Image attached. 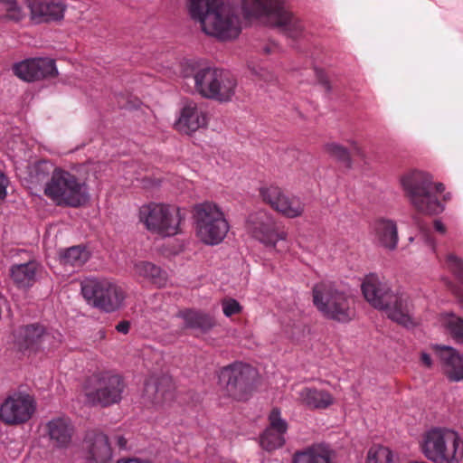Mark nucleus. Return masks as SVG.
Masks as SVG:
<instances>
[{
  "instance_id": "nucleus-32",
  "label": "nucleus",
  "mask_w": 463,
  "mask_h": 463,
  "mask_svg": "<svg viewBox=\"0 0 463 463\" xmlns=\"http://www.w3.org/2000/svg\"><path fill=\"white\" fill-rule=\"evenodd\" d=\"M89 257L90 253L86 249L74 246L61 255V261L65 266L81 267L89 260Z\"/></svg>"
},
{
  "instance_id": "nucleus-46",
  "label": "nucleus",
  "mask_w": 463,
  "mask_h": 463,
  "mask_svg": "<svg viewBox=\"0 0 463 463\" xmlns=\"http://www.w3.org/2000/svg\"><path fill=\"white\" fill-rule=\"evenodd\" d=\"M421 362L427 366V367H430L431 364H432V362H431V358L430 356L426 354V353H422L421 354Z\"/></svg>"
},
{
  "instance_id": "nucleus-6",
  "label": "nucleus",
  "mask_w": 463,
  "mask_h": 463,
  "mask_svg": "<svg viewBox=\"0 0 463 463\" xmlns=\"http://www.w3.org/2000/svg\"><path fill=\"white\" fill-rule=\"evenodd\" d=\"M241 10L245 18L264 19L289 38L297 39L303 33L301 21L286 8L283 0H242Z\"/></svg>"
},
{
  "instance_id": "nucleus-41",
  "label": "nucleus",
  "mask_w": 463,
  "mask_h": 463,
  "mask_svg": "<svg viewBox=\"0 0 463 463\" xmlns=\"http://www.w3.org/2000/svg\"><path fill=\"white\" fill-rule=\"evenodd\" d=\"M252 73L256 76H259L260 79L264 80H269L270 79L269 73L267 70L260 66H249Z\"/></svg>"
},
{
  "instance_id": "nucleus-21",
  "label": "nucleus",
  "mask_w": 463,
  "mask_h": 463,
  "mask_svg": "<svg viewBox=\"0 0 463 463\" xmlns=\"http://www.w3.org/2000/svg\"><path fill=\"white\" fill-rule=\"evenodd\" d=\"M43 272V267L35 260L28 259L22 263H14L9 269L12 282L19 288H31Z\"/></svg>"
},
{
  "instance_id": "nucleus-5",
  "label": "nucleus",
  "mask_w": 463,
  "mask_h": 463,
  "mask_svg": "<svg viewBox=\"0 0 463 463\" xmlns=\"http://www.w3.org/2000/svg\"><path fill=\"white\" fill-rule=\"evenodd\" d=\"M401 183L417 211L427 214H439L444 211V204L439 199L444 186L441 183H434L430 174L412 171L403 175Z\"/></svg>"
},
{
  "instance_id": "nucleus-9",
  "label": "nucleus",
  "mask_w": 463,
  "mask_h": 463,
  "mask_svg": "<svg viewBox=\"0 0 463 463\" xmlns=\"http://www.w3.org/2000/svg\"><path fill=\"white\" fill-rule=\"evenodd\" d=\"M312 295L315 307L325 317L341 323H347L354 318L351 298L334 283L321 281L316 284Z\"/></svg>"
},
{
  "instance_id": "nucleus-7",
  "label": "nucleus",
  "mask_w": 463,
  "mask_h": 463,
  "mask_svg": "<svg viewBox=\"0 0 463 463\" xmlns=\"http://www.w3.org/2000/svg\"><path fill=\"white\" fill-rule=\"evenodd\" d=\"M43 194L58 206L80 207L90 201L85 180L62 168H54L43 186Z\"/></svg>"
},
{
  "instance_id": "nucleus-38",
  "label": "nucleus",
  "mask_w": 463,
  "mask_h": 463,
  "mask_svg": "<svg viewBox=\"0 0 463 463\" xmlns=\"http://www.w3.org/2000/svg\"><path fill=\"white\" fill-rule=\"evenodd\" d=\"M199 64L194 60H184L180 62V73L184 78L194 77L195 80L196 74L201 71Z\"/></svg>"
},
{
  "instance_id": "nucleus-11",
  "label": "nucleus",
  "mask_w": 463,
  "mask_h": 463,
  "mask_svg": "<svg viewBox=\"0 0 463 463\" xmlns=\"http://www.w3.org/2000/svg\"><path fill=\"white\" fill-rule=\"evenodd\" d=\"M237 80L229 72L204 67L195 76V90L203 98L221 103L230 102L236 94Z\"/></svg>"
},
{
  "instance_id": "nucleus-40",
  "label": "nucleus",
  "mask_w": 463,
  "mask_h": 463,
  "mask_svg": "<svg viewBox=\"0 0 463 463\" xmlns=\"http://www.w3.org/2000/svg\"><path fill=\"white\" fill-rule=\"evenodd\" d=\"M449 268L455 273L463 283V260L454 255H449L447 260Z\"/></svg>"
},
{
  "instance_id": "nucleus-52",
  "label": "nucleus",
  "mask_w": 463,
  "mask_h": 463,
  "mask_svg": "<svg viewBox=\"0 0 463 463\" xmlns=\"http://www.w3.org/2000/svg\"><path fill=\"white\" fill-rule=\"evenodd\" d=\"M413 240H414V238H413V237H410V239H409V241H410L411 242H412V241H413Z\"/></svg>"
},
{
  "instance_id": "nucleus-18",
  "label": "nucleus",
  "mask_w": 463,
  "mask_h": 463,
  "mask_svg": "<svg viewBox=\"0 0 463 463\" xmlns=\"http://www.w3.org/2000/svg\"><path fill=\"white\" fill-rule=\"evenodd\" d=\"M26 7L30 24L61 21L67 9L62 0H26Z\"/></svg>"
},
{
  "instance_id": "nucleus-35",
  "label": "nucleus",
  "mask_w": 463,
  "mask_h": 463,
  "mask_svg": "<svg viewBox=\"0 0 463 463\" xmlns=\"http://www.w3.org/2000/svg\"><path fill=\"white\" fill-rule=\"evenodd\" d=\"M392 452L385 446L373 444L367 452L366 463H392Z\"/></svg>"
},
{
  "instance_id": "nucleus-20",
  "label": "nucleus",
  "mask_w": 463,
  "mask_h": 463,
  "mask_svg": "<svg viewBox=\"0 0 463 463\" xmlns=\"http://www.w3.org/2000/svg\"><path fill=\"white\" fill-rule=\"evenodd\" d=\"M83 458L85 463H110L112 449L108 437L101 432H89L83 442Z\"/></svg>"
},
{
  "instance_id": "nucleus-3",
  "label": "nucleus",
  "mask_w": 463,
  "mask_h": 463,
  "mask_svg": "<svg viewBox=\"0 0 463 463\" xmlns=\"http://www.w3.org/2000/svg\"><path fill=\"white\" fill-rule=\"evenodd\" d=\"M422 455L432 463H461L463 439L449 428L433 427L424 431L419 440Z\"/></svg>"
},
{
  "instance_id": "nucleus-19",
  "label": "nucleus",
  "mask_w": 463,
  "mask_h": 463,
  "mask_svg": "<svg viewBox=\"0 0 463 463\" xmlns=\"http://www.w3.org/2000/svg\"><path fill=\"white\" fill-rule=\"evenodd\" d=\"M208 117L204 109L195 101L182 99L179 103V117L175 121L178 129L185 134L205 128Z\"/></svg>"
},
{
  "instance_id": "nucleus-2",
  "label": "nucleus",
  "mask_w": 463,
  "mask_h": 463,
  "mask_svg": "<svg viewBox=\"0 0 463 463\" xmlns=\"http://www.w3.org/2000/svg\"><path fill=\"white\" fill-rule=\"evenodd\" d=\"M361 289L365 300L374 308L384 311L390 319L405 327L415 326L413 306L408 295L392 291L376 274L365 276Z\"/></svg>"
},
{
  "instance_id": "nucleus-30",
  "label": "nucleus",
  "mask_w": 463,
  "mask_h": 463,
  "mask_svg": "<svg viewBox=\"0 0 463 463\" xmlns=\"http://www.w3.org/2000/svg\"><path fill=\"white\" fill-rule=\"evenodd\" d=\"M188 327L196 328L202 332H208L215 326L213 317L194 310H188L182 315Z\"/></svg>"
},
{
  "instance_id": "nucleus-45",
  "label": "nucleus",
  "mask_w": 463,
  "mask_h": 463,
  "mask_svg": "<svg viewBox=\"0 0 463 463\" xmlns=\"http://www.w3.org/2000/svg\"><path fill=\"white\" fill-rule=\"evenodd\" d=\"M434 229L440 233H444L446 231L445 225L439 220L434 222Z\"/></svg>"
},
{
  "instance_id": "nucleus-14",
  "label": "nucleus",
  "mask_w": 463,
  "mask_h": 463,
  "mask_svg": "<svg viewBox=\"0 0 463 463\" xmlns=\"http://www.w3.org/2000/svg\"><path fill=\"white\" fill-rule=\"evenodd\" d=\"M138 219L146 230L157 238L165 239L174 234L171 204L163 203L144 204L139 209Z\"/></svg>"
},
{
  "instance_id": "nucleus-12",
  "label": "nucleus",
  "mask_w": 463,
  "mask_h": 463,
  "mask_svg": "<svg viewBox=\"0 0 463 463\" xmlns=\"http://www.w3.org/2000/svg\"><path fill=\"white\" fill-rule=\"evenodd\" d=\"M84 298L100 310L111 313L124 305L126 293L116 282L102 279H87L81 283Z\"/></svg>"
},
{
  "instance_id": "nucleus-37",
  "label": "nucleus",
  "mask_w": 463,
  "mask_h": 463,
  "mask_svg": "<svg viewBox=\"0 0 463 463\" xmlns=\"http://www.w3.org/2000/svg\"><path fill=\"white\" fill-rule=\"evenodd\" d=\"M269 420V425L267 429L273 430L276 432L285 435L288 430V423L281 418V413L279 409L275 408L270 411Z\"/></svg>"
},
{
  "instance_id": "nucleus-13",
  "label": "nucleus",
  "mask_w": 463,
  "mask_h": 463,
  "mask_svg": "<svg viewBox=\"0 0 463 463\" xmlns=\"http://www.w3.org/2000/svg\"><path fill=\"white\" fill-rule=\"evenodd\" d=\"M256 371L249 364L235 362L219 372V385L223 395L233 400H247L252 391Z\"/></svg>"
},
{
  "instance_id": "nucleus-24",
  "label": "nucleus",
  "mask_w": 463,
  "mask_h": 463,
  "mask_svg": "<svg viewBox=\"0 0 463 463\" xmlns=\"http://www.w3.org/2000/svg\"><path fill=\"white\" fill-rule=\"evenodd\" d=\"M335 453L326 445L315 444L296 451L292 463H333Z\"/></svg>"
},
{
  "instance_id": "nucleus-22",
  "label": "nucleus",
  "mask_w": 463,
  "mask_h": 463,
  "mask_svg": "<svg viewBox=\"0 0 463 463\" xmlns=\"http://www.w3.org/2000/svg\"><path fill=\"white\" fill-rule=\"evenodd\" d=\"M371 234L374 243L388 250H396L399 242L397 224L393 220L380 218L371 224Z\"/></svg>"
},
{
  "instance_id": "nucleus-42",
  "label": "nucleus",
  "mask_w": 463,
  "mask_h": 463,
  "mask_svg": "<svg viewBox=\"0 0 463 463\" xmlns=\"http://www.w3.org/2000/svg\"><path fill=\"white\" fill-rule=\"evenodd\" d=\"M9 184L7 176L0 170V199L6 196V188Z\"/></svg>"
},
{
  "instance_id": "nucleus-15",
  "label": "nucleus",
  "mask_w": 463,
  "mask_h": 463,
  "mask_svg": "<svg viewBox=\"0 0 463 463\" xmlns=\"http://www.w3.org/2000/svg\"><path fill=\"white\" fill-rule=\"evenodd\" d=\"M262 201L269 204L272 210L288 219H295L303 215L305 203L301 198L286 194L279 186L270 184L260 189Z\"/></svg>"
},
{
  "instance_id": "nucleus-1",
  "label": "nucleus",
  "mask_w": 463,
  "mask_h": 463,
  "mask_svg": "<svg viewBox=\"0 0 463 463\" xmlns=\"http://www.w3.org/2000/svg\"><path fill=\"white\" fill-rule=\"evenodd\" d=\"M189 11L203 33L220 41L236 39L241 32L236 10L222 0H190Z\"/></svg>"
},
{
  "instance_id": "nucleus-49",
  "label": "nucleus",
  "mask_w": 463,
  "mask_h": 463,
  "mask_svg": "<svg viewBox=\"0 0 463 463\" xmlns=\"http://www.w3.org/2000/svg\"><path fill=\"white\" fill-rule=\"evenodd\" d=\"M118 444H119V446H120V447H125V445H126V440H125V439H124L123 437H119V439H118Z\"/></svg>"
},
{
  "instance_id": "nucleus-25",
  "label": "nucleus",
  "mask_w": 463,
  "mask_h": 463,
  "mask_svg": "<svg viewBox=\"0 0 463 463\" xmlns=\"http://www.w3.org/2000/svg\"><path fill=\"white\" fill-rule=\"evenodd\" d=\"M28 12L18 0H0V23L24 25L27 24Z\"/></svg>"
},
{
  "instance_id": "nucleus-53",
  "label": "nucleus",
  "mask_w": 463,
  "mask_h": 463,
  "mask_svg": "<svg viewBox=\"0 0 463 463\" xmlns=\"http://www.w3.org/2000/svg\"><path fill=\"white\" fill-rule=\"evenodd\" d=\"M443 199L447 200V199H449V197L447 195H443Z\"/></svg>"
},
{
  "instance_id": "nucleus-16",
  "label": "nucleus",
  "mask_w": 463,
  "mask_h": 463,
  "mask_svg": "<svg viewBox=\"0 0 463 463\" xmlns=\"http://www.w3.org/2000/svg\"><path fill=\"white\" fill-rule=\"evenodd\" d=\"M35 411L33 398L26 393H14L0 406V419L10 425L24 423L31 419Z\"/></svg>"
},
{
  "instance_id": "nucleus-50",
  "label": "nucleus",
  "mask_w": 463,
  "mask_h": 463,
  "mask_svg": "<svg viewBox=\"0 0 463 463\" xmlns=\"http://www.w3.org/2000/svg\"><path fill=\"white\" fill-rule=\"evenodd\" d=\"M426 241L429 243V245L430 246V248L433 250L434 249V244H433V241H430L429 238L426 239Z\"/></svg>"
},
{
  "instance_id": "nucleus-4",
  "label": "nucleus",
  "mask_w": 463,
  "mask_h": 463,
  "mask_svg": "<svg viewBox=\"0 0 463 463\" xmlns=\"http://www.w3.org/2000/svg\"><path fill=\"white\" fill-rule=\"evenodd\" d=\"M192 219L197 240L206 246L222 243L231 229L223 209L213 201L194 204Z\"/></svg>"
},
{
  "instance_id": "nucleus-51",
  "label": "nucleus",
  "mask_w": 463,
  "mask_h": 463,
  "mask_svg": "<svg viewBox=\"0 0 463 463\" xmlns=\"http://www.w3.org/2000/svg\"><path fill=\"white\" fill-rule=\"evenodd\" d=\"M146 392H148L149 389H154V386L151 384H146Z\"/></svg>"
},
{
  "instance_id": "nucleus-29",
  "label": "nucleus",
  "mask_w": 463,
  "mask_h": 463,
  "mask_svg": "<svg viewBox=\"0 0 463 463\" xmlns=\"http://www.w3.org/2000/svg\"><path fill=\"white\" fill-rule=\"evenodd\" d=\"M440 326L458 344H463V318L454 313H443L439 316Z\"/></svg>"
},
{
  "instance_id": "nucleus-47",
  "label": "nucleus",
  "mask_w": 463,
  "mask_h": 463,
  "mask_svg": "<svg viewBox=\"0 0 463 463\" xmlns=\"http://www.w3.org/2000/svg\"><path fill=\"white\" fill-rule=\"evenodd\" d=\"M350 145L354 153L357 155H362V149L355 141H350Z\"/></svg>"
},
{
  "instance_id": "nucleus-44",
  "label": "nucleus",
  "mask_w": 463,
  "mask_h": 463,
  "mask_svg": "<svg viewBox=\"0 0 463 463\" xmlns=\"http://www.w3.org/2000/svg\"><path fill=\"white\" fill-rule=\"evenodd\" d=\"M116 463H153L148 459H144L140 458H121L118 459Z\"/></svg>"
},
{
  "instance_id": "nucleus-10",
  "label": "nucleus",
  "mask_w": 463,
  "mask_h": 463,
  "mask_svg": "<svg viewBox=\"0 0 463 463\" xmlns=\"http://www.w3.org/2000/svg\"><path fill=\"white\" fill-rule=\"evenodd\" d=\"M125 383L122 378L109 372H99L89 376L83 384L86 402L102 407L118 403Z\"/></svg>"
},
{
  "instance_id": "nucleus-43",
  "label": "nucleus",
  "mask_w": 463,
  "mask_h": 463,
  "mask_svg": "<svg viewBox=\"0 0 463 463\" xmlns=\"http://www.w3.org/2000/svg\"><path fill=\"white\" fill-rule=\"evenodd\" d=\"M129 329H130V322H129V321H127V320L120 321V322L116 326V330H117L118 333H121V334H124V335L128 334Z\"/></svg>"
},
{
  "instance_id": "nucleus-26",
  "label": "nucleus",
  "mask_w": 463,
  "mask_h": 463,
  "mask_svg": "<svg viewBox=\"0 0 463 463\" xmlns=\"http://www.w3.org/2000/svg\"><path fill=\"white\" fill-rule=\"evenodd\" d=\"M299 401L310 409L325 410L334 404L335 398L326 390L307 387L299 392Z\"/></svg>"
},
{
  "instance_id": "nucleus-54",
  "label": "nucleus",
  "mask_w": 463,
  "mask_h": 463,
  "mask_svg": "<svg viewBox=\"0 0 463 463\" xmlns=\"http://www.w3.org/2000/svg\"><path fill=\"white\" fill-rule=\"evenodd\" d=\"M178 215H179V211H177V212L175 213V216H178Z\"/></svg>"
},
{
  "instance_id": "nucleus-8",
  "label": "nucleus",
  "mask_w": 463,
  "mask_h": 463,
  "mask_svg": "<svg viewBox=\"0 0 463 463\" xmlns=\"http://www.w3.org/2000/svg\"><path fill=\"white\" fill-rule=\"evenodd\" d=\"M249 235L265 248L279 254H285L290 249L288 232L279 225L275 218L267 211L250 213L246 221Z\"/></svg>"
},
{
  "instance_id": "nucleus-36",
  "label": "nucleus",
  "mask_w": 463,
  "mask_h": 463,
  "mask_svg": "<svg viewBox=\"0 0 463 463\" xmlns=\"http://www.w3.org/2000/svg\"><path fill=\"white\" fill-rule=\"evenodd\" d=\"M323 151L330 157L345 163L346 165H350V153L349 150L336 142H328L323 146Z\"/></svg>"
},
{
  "instance_id": "nucleus-23",
  "label": "nucleus",
  "mask_w": 463,
  "mask_h": 463,
  "mask_svg": "<svg viewBox=\"0 0 463 463\" xmlns=\"http://www.w3.org/2000/svg\"><path fill=\"white\" fill-rule=\"evenodd\" d=\"M435 349L447 377L452 382L463 380V356L451 346L436 345Z\"/></svg>"
},
{
  "instance_id": "nucleus-34",
  "label": "nucleus",
  "mask_w": 463,
  "mask_h": 463,
  "mask_svg": "<svg viewBox=\"0 0 463 463\" xmlns=\"http://www.w3.org/2000/svg\"><path fill=\"white\" fill-rule=\"evenodd\" d=\"M284 443V435L270 429H266L260 438V445L267 451L275 450Z\"/></svg>"
},
{
  "instance_id": "nucleus-28",
  "label": "nucleus",
  "mask_w": 463,
  "mask_h": 463,
  "mask_svg": "<svg viewBox=\"0 0 463 463\" xmlns=\"http://www.w3.org/2000/svg\"><path fill=\"white\" fill-rule=\"evenodd\" d=\"M48 434L57 446H67L72 437L73 428L66 418H57L50 420L47 424Z\"/></svg>"
},
{
  "instance_id": "nucleus-33",
  "label": "nucleus",
  "mask_w": 463,
  "mask_h": 463,
  "mask_svg": "<svg viewBox=\"0 0 463 463\" xmlns=\"http://www.w3.org/2000/svg\"><path fill=\"white\" fill-rule=\"evenodd\" d=\"M22 335L24 337L23 345L26 348L45 342L49 338V335L45 333L43 327L35 325L24 327L22 331Z\"/></svg>"
},
{
  "instance_id": "nucleus-17",
  "label": "nucleus",
  "mask_w": 463,
  "mask_h": 463,
  "mask_svg": "<svg viewBox=\"0 0 463 463\" xmlns=\"http://www.w3.org/2000/svg\"><path fill=\"white\" fill-rule=\"evenodd\" d=\"M15 76L24 81L33 82L58 75L55 61L49 57L26 59L13 66Z\"/></svg>"
},
{
  "instance_id": "nucleus-39",
  "label": "nucleus",
  "mask_w": 463,
  "mask_h": 463,
  "mask_svg": "<svg viewBox=\"0 0 463 463\" xmlns=\"http://www.w3.org/2000/svg\"><path fill=\"white\" fill-rule=\"evenodd\" d=\"M222 307L224 316L227 317L239 314L242 309L241 304L234 298L222 299Z\"/></svg>"
},
{
  "instance_id": "nucleus-48",
  "label": "nucleus",
  "mask_w": 463,
  "mask_h": 463,
  "mask_svg": "<svg viewBox=\"0 0 463 463\" xmlns=\"http://www.w3.org/2000/svg\"><path fill=\"white\" fill-rule=\"evenodd\" d=\"M106 336H107V334L104 329L99 330L95 335L96 339L100 340V341L104 340L106 338Z\"/></svg>"
},
{
  "instance_id": "nucleus-31",
  "label": "nucleus",
  "mask_w": 463,
  "mask_h": 463,
  "mask_svg": "<svg viewBox=\"0 0 463 463\" xmlns=\"http://www.w3.org/2000/svg\"><path fill=\"white\" fill-rule=\"evenodd\" d=\"M52 170V165L49 162L43 161L35 164L29 173L30 188L36 189L37 186L45 185Z\"/></svg>"
},
{
  "instance_id": "nucleus-27",
  "label": "nucleus",
  "mask_w": 463,
  "mask_h": 463,
  "mask_svg": "<svg viewBox=\"0 0 463 463\" xmlns=\"http://www.w3.org/2000/svg\"><path fill=\"white\" fill-rule=\"evenodd\" d=\"M133 274L136 278L148 281L158 288L166 283V274L160 267L149 261H137L133 266Z\"/></svg>"
}]
</instances>
